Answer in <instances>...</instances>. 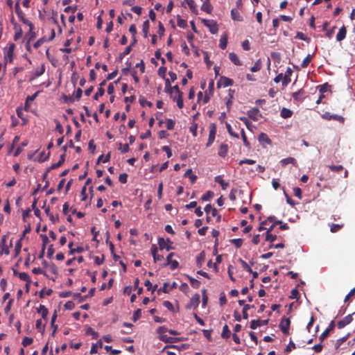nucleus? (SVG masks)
I'll return each instance as SVG.
<instances>
[{"label":"nucleus","mask_w":355,"mask_h":355,"mask_svg":"<svg viewBox=\"0 0 355 355\" xmlns=\"http://www.w3.org/2000/svg\"><path fill=\"white\" fill-rule=\"evenodd\" d=\"M226 128H227V132H229V134L230 135H232L236 138H239L238 134L233 131L232 128L230 124L226 123Z\"/></svg>","instance_id":"57"},{"label":"nucleus","mask_w":355,"mask_h":355,"mask_svg":"<svg viewBox=\"0 0 355 355\" xmlns=\"http://www.w3.org/2000/svg\"><path fill=\"white\" fill-rule=\"evenodd\" d=\"M141 317V310L138 309H137L134 314H133V317H132V320L136 322L137 320H138Z\"/></svg>","instance_id":"61"},{"label":"nucleus","mask_w":355,"mask_h":355,"mask_svg":"<svg viewBox=\"0 0 355 355\" xmlns=\"http://www.w3.org/2000/svg\"><path fill=\"white\" fill-rule=\"evenodd\" d=\"M33 342V339L30 337H24L22 340V345L24 347H27L30 345H31Z\"/></svg>","instance_id":"52"},{"label":"nucleus","mask_w":355,"mask_h":355,"mask_svg":"<svg viewBox=\"0 0 355 355\" xmlns=\"http://www.w3.org/2000/svg\"><path fill=\"white\" fill-rule=\"evenodd\" d=\"M139 102L141 107L148 106L151 107L153 106V103L150 101H147L144 97L141 96L139 99Z\"/></svg>","instance_id":"37"},{"label":"nucleus","mask_w":355,"mask_h":355,"mask_svg":"<svg viewBox=\"0 0 355 355\" xmlns=\"http://www.w3.org/2000/svg\"><path fill=\"white\" fill-rule=\"evenodd\" d=\"M184 176L185 177H189L190 178L191 182L192 184H193L196 181V180H197V176L192 173V170L191 168L188 169L185 172Z\"/></svg>","instance_id":"35"},{"label":"nucleus","mask_w":355,"mask_h":355,"mask_svg":"<svg viewBox=\"0 0 355 355\" xmlns=\"http://www.w3.org/2000/svg\"><path fill=\"white\" fill-rule=\"evenodd\" d=\"M132 51V45L128 46L125 50L119 54V58L120 60H122L123 58L128 55Z\"/></svg>","instance_id":"39"},{"label":"nucleus","mask_w":355,"mask_h":355,"mask_svg":"<svg viewBox=\"0 0 355 355\" xmlns=\"http://www.w3.org/2000/svg\"><path fill=\"white\" fill-rule=\"evenodd\" d=\"M65 161V154L63 153L60 155V160L57 161V163L53 164L48 169L47 172H49L51 169H55L61 166Z\"/></svg>","instance_id":"15"},{"label":"nucleus","mask_w":355,"mask_h":355,"mask_svg":"<svg viewBox=\"0 0 355 355\" xmlns=\"http://www.w3.org/2000/svg\"><path fill=\"white\" fill-rule=\"evenodd\" d=\"M230 243L234 244L236 248H240L243 243L242 239H233L230 240Z\"/></svg>","instance_id":"44"},{"label":"nucleus","mask_w":355,"mask_h":355,"mask_svg":"<svg viewBox=\"0 0 355 355\" xmlns=\"http://www.w3.org/2000/svg\"><path fill=\"white\" fill-rule=\"evenodd\" d=\"M165 92L170 94H172V87L171 85V83L168 79L165 80Z\"/></svg>","instance_id":"55"},{"label":"nucleus","mask_w":355,"mask_h":355,"mask_svg":"<svg viewBox=\"0 0 355 355\" xmlns=\"http://www.w3.org/2000/svg\"><path fill=\"white\" fill-rule=\"evenodd\" d=\"M202 22L205 26L209 28L211 33L216 34L218 31L217 24L214 20L203 19Z\"/></svg>","instance_id":"5"},{"label":"nucleus","mask_w":355,"mask_h":355,"mask_svg":"<svg viewBox=\"0 0 355 355\" xmlns=\"http://www.w3.org/2000/svg\"><path fill=\"white\" fill-rule=\"evenodd\" d=\"M202 306H206L207 301H208V296L207 295V289L204 288L202 290Z\"/></svg>","instance_id":"51"},{"label":"nucleus","mask_w":355,"mask_h":355,"mask_svg":"<svg viewBox=\"0 0 355 355\" xmlns=\"http://www.w3.org/2000/svg\"><path fill=\"white\" fill-rule=\"evenodd\" d=\"M330 226V230L332 233H335L338 232L343 227V224H334L331 223L329 225Z\"/></svg>","instance_id":"41"},{"label":"nucleus","mask_w":355,"mask_h":355,"mask_svg":"<svg viewBox=\"0 0 355 355\" xmlns=\"http://www.w3.org/2000/svg\"><path fill=\"white\" fill-rule=\"evenodd\" d=\"M295 38L302 40L307 42H309V41L310 40V39L306 37L305 36V35L302 32H297L296 34Z\"/></svg>","instance_id":"59"},{"label":"nucleus","mask_w":355,"mask_h":355,"mask_svg":"<svg viewBox=\"0 0 355 355\" xmlns=\"http://www.w3.org/2000/svg\"><path fill=\"white\" fill-rule=\"evenodd\" d=\"M334 322L331 321L329 324V326L320 336V340L323 341L328 336L329 332L334 329Z\"/></svg>","instance_id":"14"},{"label":"nucleus","mask_w":355,"mask_h":355,"mask_svg":"<svg viewBox=\"0 0 355 355\" xmlns=\"http://www.w3.org/2000/svg\"><path fill=\"white\" fill-rule=\"evenodd\" d=\"M105 94V89L103 87H99L97 92L94 95L93 98L96 101L98 99L100 96H102Z\"/></svg>","instance_id":"50"},{"label":"nucleus","mask_w":355,"mask_h":355,"mask_svg":"<svg viewBox=\"0 0 355 355\" xmlns=\"http://www.w3.org/2000/svg\"><path fill=\"white\" fill-rule=\"evenodd\" d=\"M251 308H254V305H250V304H245L244 305L243 308V318L245 320H247L248 318V310H249Z\"/></svg>","instance_id":"40"},{"label":"nucleus","mask_w":355,"mask_h":355,"mask_svg":"<svg viewBox=\"0 0 355 355\" xmlns=\"http://www.w3.org/2000/svg\"><path fill=\"white\" fill-rule=\"evenodd\" d=\"M214 180L221 186L223 190H225L229 186V183L225 182L220 175L216 176Z\"/></svg>","instance_id":"24"},{"label":"nucleus","mask_w":355,"mask_h":355,"mask_svg":"<svg viewBox=\"0 0 355 355\" xmlns=\"http://www.w3.org/2000/svg\"><path fill=\"white\" fill-rule=\"evenodd\" d=\"M311 55H307V56L303 60L302 62V64H301V67L302 68H306L309 64V63L311 62Z\"/></svg>","instance_id":"49"},{"label":"nucleus","mask_w":355,"mask_h":355,"mask_svg":"<svg viewBox=\"0 0 355 355\" xmlns=\"http://www.w3.org/2000/svg\"><path fill=\"white\" fill-rule=\"evenodd\" d=\"M168 331V329L164 326L159 327L157 329V332L159 334V339L166 343H173L182 341V339L178 337H169L164 334Z\"/></svg>","instance_id":"1"},{"label":"nucleus","mask_w":355,"mask_h":355,"mask_svg":"<svg viewBox=\"0 0 355 355\" xmlns=\"http://www.w3.org/2000/svg\"><path fill=\"white\" fill-rule=\"evenodd\" d=\"M233 83H234V81L232 79L229 78L225 76H221L217 83V86H218V87H227L228 86L232 85Z\"/></svg>","instance_id":"7"},{"label":"nucleus","mask_w":355,"mask_h":355,"mask_svg":"<svg viewBox=\"0 0 355 355\" xmlns=\"http://www.w3.org/2000/svg\"><path fill=\"white\" fill-rule=\"evenodd\" d=\"M45 213L47 216H49L50 220L53 222V223H55L58 220V215L55 216L50 211V208L47 207L45 209Z\"/></svg>","instance_id":"32"},{"label":"nucleus","mask_w":355,"mask_h":355,"mask_svg":"<svg viewBox=\"0 0 355 355\" xmlns=\"http://www.w3.org/2000/svg\"><path fill=\"white\" fill-rule=\"evenodd\" d=\"M200 295L195 294L190 300L189 304H187V307L189 309L196 308L200 303Z\"/></svg>","instance_id":"11"},{"label":"nucleus","mask_w":355,"mask_h":355,"mask_svg":"<svg viewBox=\"0 0 355 355\" xmlns=\"http://www.w3.org/2000/svg\"><path fill=\"white\" fill-rule=\"evenodd\" d=\"M353 314L354 313L349 314L347 316H345L343 319H342L341 320L338 321V323H337L338 328V329H343L346 325L350 324L352 322V320H353V317H352Z\"/></svg>","instance_id":"8"},{"label":"nucleus","mask_w":355,"mask_h":355,"mask_svg":"<svg viewBox=\"0 0 355 355\" xmlns=\"http://www.w3.org/2000/svg\"><path fill=\"white\" fill-rule=\"evenodd\" d=\"M102 345H103V344L101 340H98L96 344H94V343L92 344L91 349H90V354H93L97 353L98 346L100 347H102Z\"/></svg>","instance_id":"45"},{"label":"nucleus","mask_w":355,"mask_h":355,"mask_svg":"<svg viewBox=\"0 0 355 355\" xmlns=\"http://www.w3.org/2000/svg\"><path fill=\"white\" fill-rule=\"evenodd\" d=\"M280 164H281V165L282 166H286L288 164H293L295 166H297L296 159L295 158H293V157H291L282 159L280 161Z\"/></svg>","instance_id":"18"},{"label":"nucleus","mask_w":355,"mask_h":355,"mask_svg":"<svg viewBox=\"0 0 355 355\" xmlns=\"http://www.w3.org/2000/svg\"><path fill=\"white\" fill-rule=\"evenodd\" d=\"M201 10L207 12V13H211V10H212V7L209 3V0H205L202 6H201Z\"/></svg>","instance_id":"28"},{"label":"nucleus","mask_w":355,"mask_h":355,"mask_svg":"<svg viewBox=\"0 0 355 355\" xmlns=\"http://www.w3.org/2000/svg\"><path fill=\"white\" fill-rule=\"evenodd\" d=\"M19 277L21 280L26 282V288H27V291H28V285L31 282L29 275L26 272H20L19 274Z\"/></svg>","instance_id":"25"},{"label":"nucleus","mask_w":355,"mask_h":355,"mask_svg":"<svg viewBox=\"0 0 355 355\" xmlns=\"http://www.w3.org/2000/svg\"><path fill=\"white\" fill-rule=\"evenodd\" d=\"M175 124V122L173 119H168L166 120V126L168 130H173L174 128Z\"/></svg>","instance_id":"58"},{"label":"nucleus","mask_w":355,"mask_h":355,"mask_svg":"<svg viewBox=\"0 0 355 355\" xmlns=\"http://www.w3.org/2000/svg\"><path fill=\"white\" fill-rule=\"evenodd\" d=\"M86 334L92 335V338L94 339H96L98 337V334L96 331H95L92 327H88Z\"/></svg>","instance_id":"54"},{"label":"nucleus","mask_w":355,"mask_h":355,"mask_svg":"<svg viewBox=\"0 0 355 355\" xmlns=\"http://www.w3.org/2000/svg\"><path fill=\"white\" fill-rule=\"evenodd\" d=\"M259 141L260 142H265L266 144H270L271 143V140L270 139V138L268 137V135L264 133V132H261L259 135Z\"/></svg>","instance_id":"34"},{"label":"nucleus","mask_w":355,"mask_h":355,"mask_svg":"<svg viewBox=\"0 0 355 355\" xmlns=\"http://www.w3.org/2000/svg\"><path fill=\"white\" fill-rule=\"evenodd\" d=\"M37 94H38V92H35L34 94H33L31 96H28L26 97V99L25 101V105H24L25 110H28L29 109L30 103L35 99Z\"/></svg>","instance_id":"20"},{"label":"nucleus","mask_w":355,"mask_h":355,"mask_svg":"<svg viewBox=\"0 0 355 355\" xmlns=\"http://www.w3.org/2000/svg\"><path fill=\"white\" fill-rule=\"evenodd\" d=\"M230 334H231L230 330L227 324H225L223 328L221 336L223 338L227 339L230 337Z\"/></svg>","instance_id":"36"},{"label":"nucleus","mask_w":355,"mask_h":355,"mask_svg":"<svg viewBox=\"0 0 355 355\" xmlns=\"http://www.w3.org/2000/svg\"><path fill=\"white\" fill-rule=\"evenodd\" d=\"M37 312L41 314L42 318L45 319L49 313L48 309L45 307V306L40 304L39 308L37 309Z\"/></svg>","instance_id":"30"},{"label":"nucleus","mask_w":355,"mask_h":355,"mask_svg":"<svg viewBox=\"0 0 355 355\" xmlns=\"http://www.w3.org/2000/svg\"><path fill=\"white\" fill-rule=\"evenodd\" d=\"M214 196V192L211 191H207L205 194H203L201 197V200L202 201H209Z\"/></svg>","instance_id":"42"},{"label":"nucleus","mask_w":355,"mask_h":355,"mask_svg":"<svg viewBox=\"0 0 355 355\" xmlns=\"http://www.w3.org/2000/svg\"><path fill=\"white\" fill-rule=\"evenodd\" d=\"M21 239L18 240L15 244V255L17 256L20 251H21Z\"/></svg>","instance_id":"56"},{"label":"nucleus","mask_w":355,"mask_h":355,"mask_svg":"<svg viewBox=\"0 0 355 355\" xmlns=\"http://www.w3.org/2000/svg\"><path fill=\"white\" fill-rule=\"evenodd\" d=\"M261 68V62L260 60H258L254 64L253 67L250 68V71L252 72H257L259 71Z\"/></svg>","instance_id":"48"},{"label":"nucleus","mask_w":355,"mask_h":355,"mask_svg":"<svg viewBox=\"0 0 355 355\" xmlns=\"http://www.w3.org/2000/svg\"><path fill=\"white\" fill-rule=\"evenodd\" d=\"M305 92L303 89H300L298 92H294L292 94L293 98L297 101H302L304 98L303 96Z\"/></svg>","instance_id":"21"},{"label":"nucleus","mask_w":355,"mask_h":355,"mask_svg":"<svg viewBox=\"0 0 355 355\" xmlns=\"http://www.w3.org/2000/svg\"><path fill=\"white\" fill-rule=\"evenodd\" d=\"M291 73H292V70L291 69V68L288 67L286 71V74L284 75V76H283V81H282L283 85L286 86L289 83V82L291 81L290 76L291 75Z\"/></svg>","instance_id":"29"},{"label":"nucleus","mask_w":355,"mask_h":355,"mask_svg":"<svg viewBox=\"0 0 355 355\" xmlns=\"http://www.w3.org/2000/svg\"><path fill=\"white\" fill-rule=\"evenodd\" d=\"M119 181L122 184H125L128 181V175L125 173L120 174Z\"/></svg>","instance_id":"64"},{"label":"nucleus","mask_w":355,"mask_h":355,"mask_svg":"<svg viewBox=\"0 0 355 355\" xmlns=\"http://www.w3.org/2000/svg\"><path fill=\"white\" fill-rule=\"evenodd\" d=\"M167 243H171V241L169 239L165 240L164 238L158 239V245L160 250L166 249L167 251H169L172 249V247L167 245Z\"/></svg>","instance_id":"9"},{"label":"nucleus","mask_w":355,"mask_h":355,"mask_svg":"<svg viewBox=\"0 0 355 355\" xmlns=\"http://www.w3.org/2000/svg\"><path fill=\"white\" fill-rule=\"evenodd\" d=\"M239 261L241 263L242 268L248 272H252V268L249 266V265L243 261L242 259H239Z\"/></svg>","instance_id":"47"},{"label":"nucleus","mask_w":355,"mask_h":355,"mask_svg":"<svg viewBox=\"0 0 355 355\" xmlns=\"http://www.w3.org/2000/svg\"><path fill=\"white\" fill-rule=\"evenodd\" d=\"M290 325H291L290 319L286 317H283L282 318L280 324H279V328L284 334L288 335L290 334V332H289Z\"/></svg>","instance_id":"4"},{"label":"nucleus","mask_w":355,"mask_h":355,"mask_svg":"<svg viewBox=\"0 0 355 355\" xmlns=\"http://www.w3.org/2000/svg\"><path fill=\"white\" fill-rule=\"evenodd\" d=\"M191 286L194 288H198L200 286V282L192 277L188 276Z\"/></svg>","instance_id":"38"},{"label":"nucleus","mask_w":355,"mask_h":355,"mask_svg":"<svg viewBox=\"0 0 355 355\" xmlns=\"http://www.w3.org/2000/svg\"><path fill=\"white\" fill-rule=\"evenodd\" d=\"M184 1L187 3L191 11L195 14H197L198 10H197L196 5L194 1L193 0H184Z\"/></svg>","instance_id":"33"},{"label":"nucleus","mask_w":355,"mask_h":355,"mask_svg":"<svg viewBox=\"0 0 355 355\" xmlns=\"http://www.w3.org/2000/svg\"><path fill=\"white\" fill-rule=\"evenodd\" d=\"M119 150L122 153H127V152H128V151H129V150H130L129 145H128V144H125L122 145V144L120 143V147H119Z\"/></svg>","instance_id":"63"},{"label":"nucleus","mask_w":355,"mask_h":355,"mask_svg":"<svg viewBox=\"0 0 355 355\" xmlns=\"http://www.w3.org/2000/svg\"><path fill=\"white\" fill-rule=\"evenodd\" d=\"M15 12L20 19L21 21H22L24 24H27L30 27V30L32 31L33 28V24L28 19H25L24 17V13L21 10V9L19 7V1H17L15 4Z\"/></svg>","instance_id":"2"},{"label":"nucleus","mask_w":355,"mask_h":355,"mask_svg":"<svg viewBox=\"0 0 355 355\" xmlns=\"http://www.w3.org/2000/svg\"><path fill=\"white\" fill-rule=\"evenodd\" d=\"M293 112L288 108L283 107L280 112V116L284 119H288L291 117Z\"/></svg>","instance_id":"26"},{"label":"nucleus","mask_w":355,"mask_h":355,"mask_svg":"<svg viewBox=\"0 0 355 355\" xmlns=\"http://www.w3.org/2000/svg\"><path fill=\"white\" fill-rule=\"evenodd\" d=\"M229 58L231 60V62H233L236 66H241L242 64L237 55L233 52L229 54Z\"/></svg>","instance_id":"22"},{"label":"nucleus","mask_w":355,"mask_h":355,"mask_svg":"<svg viewBox=\"0 0 355 355\" xmlns=\"http://www.w3.org/2000/svg\"><path fill=\"white\" fill-rule=\"evenodd\" d=\"M15 49V44L14 43L9 44L8 47L4 49V60L6 62H12Z\"/></svg>","instance_id":"3"},{"label":"nucleus","mask_w":355,"mask_h":355,"mask_svg":"<svg viewBox=\"0 0 355 355\" xmlns=\"http://www.w3.org/2000/svg\"><path fill=\"white\" fill-rule=\"evenodd\" d=\"M171 98H173V101L177 102L178 107L181 109L184 106L183 102V94H171Z\"/></svg>","instance_id":"16"},{"label":"nucleus","mask_w":355,"mask_h":355,"mask_svg":"<svg viewBox=\"0 0 355 355\" xmlns=\"http://www.w3.org/2000/svg\"><path fill=\"white\" fill-rule=\"evenodd\" d=\"M295 348H296L295 344L291 339L288 345L286 346V347L285 349V352L289 353L293 349H295Z\"/></svg>","instance_id":"53"},{"label":"nucleus","mask_w":355,"mask_h":355,"mask_svg":"<svg viewBox=\"0 0 355 355\" xmlns=\"http://www.w3.org/2000/svg\"><path fill=\"white\" fill-rule=\"evenodd\" d=\"M348 338H349V334L347 336H343V338H340L338 340H337V342L336 344V348L338 349L342 343H343L344 342H345L347 340Z\"/></svg>","instance_id":"62"},{"label":"nucleus","mask_w":355,"mask_h":355,"mask_svg":"<svg viewBox=\"0 0 355 355\" xmlns=\"http://www.w3.org/2000/svg\"><path fill=\"white\" fill-rule=\"evenodd\" d=\"M110 159V153L107 154L105 157L103 155H101L98 159H97V164L102 162L103 163L107 162Z\"/></svg>","instance_id":"46"},{"label":"nucleus","mask_w":355,"mask_h":355,"mask_svg":"<svg viewBox=\"0 0 355 355\" xmlns=\"http://www.w3.org/2000/svg\"><path fill=\"white\" fill-rule=\"evenodd\" d=\"M44 71H45V67L44 65H42L40 69H37L34 71V74H33V76H32L30 78V80H33L40 77L44 73Z\"/></svg>","instance_id":"23"},{"label":"nucleus","mask_w":355,"mask_h":355,"mask_svg":"<svg viewBox=\"0 0 355 355\" xmlns=\"http://www.w3.org/2000/svg\"><path fill=\"white\" fill-rule=\"evenodd\" d=\"M277 239V236L273 235L269 232H266V241H269L270 243L274 242Z\"/></svg>","instance_id":"60"},{"label":"nucleus","mask_w":355,"mask_h":355,"mask_svg":"<svg viewBox=\"0 0 355 355\" xmlns=\"http://www.w3.org/2000/svg\"><path fill=\"white\" fill-rule=\"evenodd\" d=\"M216 132V128L215 124L212 123L210 125V130L209 134V139L207 143V146H209L211 145V144L214 142L215 139V135Z\"/></svg>","instance_id":"10"},{"label":"nucleus","mask_w":355,"mask_h":355,"mask_svg":"<svg viewBox=\"0 0 355 355\" xmlns=\"http://www.w3.org/2000/svg\"><path fill=\"white\" fill-rule=\"evenodd\" d=\"M268 322V320H253L250 322V328L252 329H255L259 327L266 325Z\"/></svg>","instance_id":"12"},{"label":"nucleus","mask_w":355,"mask_h":355,"mask_svg":"<svg viewBox=\"0 0 355 355\" xmlns=\"http://www.w3.org/2000/svg\"><path fill=\"white\" fill-rule=\"evenodd\" d=\"M247 114L249 118H250L254 121H258L262 116L259 108L257 107H253L251 110H248Z\"/></svg>","instance_id":"6"},{"label":"nucleus","mask_w":355,"mask_h":355,"mask_svg":"<svg viewBox=\"0 0 355 355\" xmlns=\"http://www.w3.org/2000/svg\"><path fill=\"white\" fill-rule=\"evenodd\" d=\"M231 16L233 20L241 21H243V17L239 12V11L236 9H232L231 10Z\"/></svg>","instance_id":"27"},{"label":"nucleus","mask_w":355,"mask_h":355,"mask_svg":"<svg viewBox=\"0 0 355 355\" xmlns=\"http://www.w3.org/2000/svg\"><path fill=\"white\" fill-rule=\"evenodd\" d=\"M149 28H150V24H149L148 20L144 21L143 23V26H142V31L144 33V37L145 38L148 37Z\"/></svg>","instance_id":"31"},{"label":"nucleus","mask_w":355,"mask_h":355,"mask_svg":"<svg viewBox=\"0 0 355 355\" xmlns=\"http://www.w3.org/2000/svg\"><path fill=\"white\" fill-rule=\"evenodd\" d=\"M322 117L327 120L334 119L340 122H344V118L341 116L337 114H331L329 112H326L323 114Z\"/></svg>","instance_id":"13"},{"label":"nucleus","mask_w":355,"mask_h":355,"mask_svg":"<svg viewBox=\"0 0 355 355\" xmlns=\"http://www.w3.org/2000/svg\"><path fill=\"white\" fill-rule=\"evenodd\" d=\"M346 35H347V28L345 26H343L340 28L338 33L336 35V40L338 42H341L342 40H343L345 38Z\"/></svg>","instance_id":"17"},{"label":"nucleus","mask_w":355,"mask_h":355,"mask_svg":"<svg viewBox=\"0 0 355 355\" xmlns=\"http://www.w3.org/2000/svg\"><path fill=\"white\" fill-rule=\"evenodd\" d=\"M228 151V146L227 144H222L218 149V155L221 157H225Z\"/></svg>","instance_id":"19"},{"label":"nucleus","mask_w":355,"mask_h":355,"mask_svg":"<svg viewBox=\"0 0 355 355\" xmlns=\"http://www.w3.org/2000/svg\"><path fill=\"white\" fill-rule=\"evenodd\" d=\"M227 45V38L226 35L222 36L220 39L219 46L222 49H225Z\"/></svg>","instance_id":"43"}]
</instances>
